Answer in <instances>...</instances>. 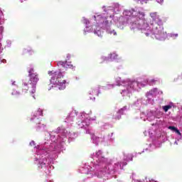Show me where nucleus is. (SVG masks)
<instances>
[{
    "label": "nucleus",
    "instance_id": "72a5a7b5",
    "mask_svg": "<svg viewBox=\"0 0 182 182\" xmlns=\"http://www.w3.org/2000/svg\"><path fill=\"white\" fill-rule=\"evenodd\" d=\"M174 144H178L177 143V141H176Z\"/></svg>",
    "mask_w": 182,
    "mask_h": 182
},
{
    "label": "nucleus",
    "instance_id": "39448f33",
    "mask_svg": "<svg viewBox=\"0 0 182 182\" xmlns=\"http://www.w3.org/2000/svg\"><path fill=\"white\" fill-rule=\"evenodd\" d=\"M76 119V124L79 129H87L90 124V116L85 112H81L77 116L76 111H72L69 116L65 119V123H68V126H72L73 120Z\"/></svg>",
    "mask_w": 182,
    "mask_h": 182
},
{
    "label": "nucleus",
    "instance_id": "ddd939ff",
    "mask_svg": "<svg viewBox=\"0 0 182 182\" xmlns=\"http://www.w3.org/2000/svg\"><path fill=\"white\" fill-rule=\"evenodd\" d=\"M119 58V55L116 54V53H112L110 54L109 57H105L102 56L101 59H102L104 61L107 62L108 60H116Z\"/></svg>",
    "mask_w": 182,
    "mask_h": 182
},
{
    "label": "nucleus",
    "instance_id": "f03ea898",
    "mask_svg": "<svg viewBox=\"0 0 182 182\" xmlns=\"http://www.w3.org/2000/svg\"><path fill=\"white\" fill-rule=\"evenodd\" d=\"M48 137L44 142L34 147L36 151V164L38 168H43L53 163V160L58 158V154L63 147L66 140L76 139L77 134L68 132L65 129L58 127L56 130L48 134Z\"/></svg>",
    "mask_w": 182,
    "mask_h": 182
},
{
    "label": "nucleus",
    "instance_id": "c9c22d12",
    "mask_svg": "<svg viewBox=\"0 0 182 182\" xmlns=\"http://www.w3.org/2000/svg\"><path fill=\"white\" fill-rule=\"evenodd\" d=\"M33 97L35 99V95H33Z\"/></svg>",
    "mask_w": 182,
    "mask_h": 182
},
{
    "label": "nucleus",
    "instance_id": "bb28decb",
    "mask_svg": "<svg viewBox=\"0 0 182 182\" xmlns=\"http://www.w3.org/2000/svg\"><path fill=\"white\" fill-rule=\"evenodd\" d=\"M1 62H2L3 63H6V60H2Z\"/></svg>",
    "mask_w": 182,
    "mask_h": 182
},
{
    "label": "nucleus",
    "instance_id": "5701e85b",
    "mask_svg": "<svg viewBox=\"0 0 182 182\" xmlns=\"http://www.w3.org/2000/svg\"><path fill=\"white\" fill-rule=\"evenodd\" d=\"M114 87V85H107V89H113Z\"/></svg>",
    "mask_w": 182,
    "mask_h": 182
},
{
    "label": "nucleus",
    "instance_id": "2eb2a0df",
    "mask_svg": "<svg viewBox=\"0 0 182 182\" xmlns=\"http://www.w3.org/2000/svg\"><path fill=\"white\" fill-rule=\"evenodd\" d=\"M141 105H147V102L145 101L143 98H140L134 102V106H136V107H140Z\"/></svg>",
    "mask_w": 182,
    "mask_h": 182
},
{
    "label": "nucleus",
    "instance_id": "4be33fe9",
    "mask_svg": "<svg viewBox=\"0 0 182 182\" xmlns=\"http://www.w3.org/2000/svg\"><path fill=\"white\" fill-rule=\"evenodd\" d=\"M112 136H113V133H111L110 135H108L109 139L112 141H113V140H114V138H113Z\"/></svg>",
    "mask_w": 182,
    "mask_h": 182
},
{
    "label": "nucleus",
    "instance_id": "0eeeda50",
    "mask_svg": "<svg viewBox=\"0 0 182 182\" xmlns=\"http://www.w3.org/2000/svg\"><path fill=\"white\" fill-rule=\"evenodd\" d=\"M164 113L159 109L150 110L147 112L146 114V120L148 122H154L155 120V123L154 124L155 126L158 127H164L166 126V122L164 121Z\"/></svg>",
    "mask_w": 182,
    "mask_h": 182
},
{
    "label": "nucleus",
    "instance_id": "f3484780",
    "mask_svg": "<svg viewBox=\"0 0 182 182\" xmlns=\"http://www.w3.org/2000/svg\"><path fill=\"white\" fill-rule=\"evenodd\" d=\"M124 161H132L133 160V156L132 154H124Z\"/></svg>",
    "mask_w": 182,
    "mask_h": 182
},
{
    "label": "nucleus",
    "instance_id": "a211bd4d",
    "mask_svg": "<svg viewBox=\"0 0 182 182\" xmlns=\"http://www.w3.org/2000/svg\"><path fill=\"white\" fill-rule=\"evenodd\" d=\"M171 107H173V105H171L162 106V109H163L164 112H165V113H167V112H168V110H170V109H171Z\"/></svg>",
    "mask_w": 182,
    "mask_h": 182
},
{
    "label": "nucleus",
    "instance_id": "dca6fc26",
    "mask_svg": "<svg viewBox=\"0 0 182 182\" xmlns=\"http://www.w3.org/2000/svg\"><path fill=\"white\" fill-rule=\"evenodd\" d=\"M168 129L169 130H171L172 132H175V133H177V134L178 135V137L180 139V140H181V132H180V131L178 129H177V128H176L175 127L173 126H169L168 127Z\"/></svg>",
    "mask_w": 182,
    "mask_h": 182
},
{
    "label": "nucleus",
    "instance_id": "20e7f679",
    "mask_svg": "<svg viewBox=\"0 0 182 182\" xmlns=\"http://www.w3.org/2000/svg\"><path fill=\"white\" fill-rule=\"evenodd\" d=\"M159 82V78L156 79H145L142 81H136V80H122V78L117 77L116 78V83L118 86H121V92L120 94L123 97H130L132 92H139L141 87H144L149 85L150 86L154 85L156 82Z\"/></svg>",
    "mask_w": 182,
    "mask_h": 182
},
{
    "label": "nucleus",
    "instance_id": "cd10ccee",
    "mask_svg": "<svg viewBox=\"0 0 182 182\" xmlns=\"http://www.w3.org/2000/svg\"><path fill=\"white\" fill-rule=\"evenodd\" d=\"M67 58H68V59H70V54H68V55H67Z\"/></svg>",
    "mask_w": 182,
    "mask_h": 182
},
{
    "label": "nucleus",
    "instance_id": "473e14b6",
    "mask_svg": "<svg viewBox=\"0 0 182 182\" xmlns=\"http://www.w3.org/2000/svg\"><path fill=\"white\" fill-rule=\"evenodd\" d=\"M20 1V2H23V1H25V0H19Z\"/></svg>",
    "mask_w": 182,
    "mask_h": 182
},
{
    "label": "nucleus",
    "instance_id": "6ab92c4d",
    "mask_svg": "<svg viewBox=\"0 0 182 182\" xmlns=\"http://www.w3.org/2000/svg\"><path fill=\"white\" fill-rule=\"evenodd\" d=\"M90 95H92L93 96H97V95H99V89H95L90 91Z\"/></svg>",
    "mask_w": 182,
    "mask_h": 182
},
{
    "label": "nucleus",
    "instance_id": "6e6552de",
    "mask_svg": "<svg viewBox=\"0 0 182 182\" xmlns=\"http://www.w3.org/2000/svg\"><path fill=\"white\" fill-rule=\"evenodd\" d=\"M28 76L30 80L28 83H24L22 92L23 93H26V92L29 90L30 93L33 95V93L36 92V84L38 83L39 78H38V73H35L33 68H30L28 70Z\"/></svg>",
    "mask_w": 182,
    "mask_h": 182
},
{
    "label": "nucleus",
    "instance_id": "412c9836",
    "mask_svg": "<svg viewBox=\"0 0 182 182\" xmlns=\"http://www.w3.org/2000/svg\"><path fill=\"white\" fill-rule=\"evenodd\" d=\"M11 95H12L13 96H19V95H21V93H20L19 92H18V91H13V92H11Z\"/></svg>",
    "mask_w": 182,
    "mask_h": 182
},
{
    "label": "nucleus",
    "instance_id": "4468645a",
    "mask_svg": "<svg viewBox=\"0 0 182 182\" xmlns=\"http://www.w3.org/2000/svg\"><path fill=\"white\" fill-rule=\"evenodd\" d=\"M127 112V107H124L123 108L119 110V112H117V117H114V119H115L116 120L120 119V117H121L120 114H124V113H126Z\"/></svg>",
    "mask_w": 182,
    "mask_h": 182
},
{
    "label": "nucleus",
    "instance_id": "b1692460",
    "mask_svg": "<svg viewBox=\"0 0 182 182\" xmlns=\"http://www.w3.org/2000/svg\"><path fill=\"white\" fill-rule=\"evenodd\" d=\"M158 4H160V5H163L164 3V0H156Z\"/></svg>",
    "mask_w": 182,
    "mask_h": 182
},
{
    "label": "nucleus",
    "instance_id": "f704fd0d",
    "mask_svg": "<svg viewBox=\"0 0 182 182\" xmlns=\"http://www.w3.org/2000/svg\"><path fill=\"white\" fill-rule=\"evenodd\" d=\"M92 120H96V118H93Z\"/></svg>",
    "mask_w": 182,
    "mask_h": 182
},
{
    "label": "nucleus",
    "instance_id": "f257e3e1",
    "mask_svg": "<svg viewBox=\"0 0 182 182\" xmlns=\"http://www.w3.org/2000/svg\"><path fill=\"white\" fill-rule=\"evenodd\" d=\"M102 9L103 14L94 16L89 21L82 18V23L85 25L84 33L86 32H93L97 36H103V31H106L109 35L116 36L117 33L114 29H112V21L115 22L119 29H124V26L129 23L131 31H141L145 36H151L157 41H166L167 32L164 31L163 20L157 12L150 13V25L147 20L144 18L146 14L139 9L124 10L122 15L117 18V15L122 9V6L118 3H114L112 6L106 7L103 6Z\"/></svg>",
    "mask_w": 182,
    "mask_h": 182
},
{
    "label": "nucleus",
    "instance_id": "a878e982",
    "mask_svg": "<svg viewBox=\"0 0 182 182\" xmlns=\"http://www.w3.org/2000/svg\"><path fill=\"white\" fill-rule=\"evenodd\" d=\"M30 146H35V141H31L30 142Z\"/></svg>",
    "mask_w": 182,
    "mask_h": 182
},
{
    "label": "nucleus",
    "instance_id": "c756f323",
    "mask_svg": "<svg viewBox=\"0 0 182 182\" xmlns=\"http://www.w3.org/2000/svg\"><path fill=\"white\" fill-rule=\"evenodd\" d=\"M105 180H106V178H103L102 181H100V182H105Z\"/></svg>",
    "mask_w": 182,
    "mask_h": 182
},
{
    "label": "nucleus",
    "instance_id": "393cba45",
    "mask_svg": "<svg viewBox=\"0 0 182 182\" xmlns=\"http://www.w3.org/2000/svg\"><path fill=\"white\" fill-rule=\"evenodd\" d=\"M143 116H144V113L141 114V119H142L144 122H146V119H143Z\"/></svg>",
    "mask_w": 182,
    "mask_h": 182
},
{
    "label": "nucleus",
    "instance_id": "aec40b11",
    "mask_svg": "<svg viewBox=\"0 0 182 182\" xmlns=\"http://www.w3.org/2000/svg\"><path fill=\"white\" fill-rule=\"evenodd\" d=\"M170 38H172L173 39H176V38H178V33H170L168 35Z\"/></svg>",
    "mask_w": 182,
    "mask_h": 182
},
{
    "label": "nucleus",
    "instance_id": "7c9ffc66",
    "mask_svg": "<svg viewBox=\"0 0 182 182\" xmlns=\"http://www.w3.org/2000/svg\"><path fill=\"white\" fill-rule=\"evenodd\" d=\"M12 85H13V86L15 85V81H14V82H12Z\"/></svg>",
    "mask_w": 182,
    "mask_h": 182
},
{
    "label": "nucleus",
    "instance_id": "e433bc0d",
    "mask_svg": "<svg viewBox=\"0 0 182 182\" xmlns=\"http://www.w3.org/2000/svg\"><path fill=\"white\" fill-rule=\"evenodd\" d=\"M144 134H146V133H147V132H144Z\"/></svg>",
    "mask_w": 182,
    "mask_h": 182
},
{
    "label": "nucleus",
    "instance_id": "7ed1b4c3",
    "mask_svg": "<svg viewBox=\"0 0 182 182\" xmlns=\"http://www.w3.org/2000/svg\"><path fill=\"white\" fill-rule=\"evenodd\" d=\"M94 161H92L90 165L85 164L81 169H80L82 174H90L88 177H93V175L97 176L99 178H105L107 177L108 174H113L116 173L117 171L120 168L122 170L124 166L127 165V162H124L122 166V164H115L114 168H107V159L103 156L102 151L99 150L95 154L92 155Z\"/></svg>",
    "mask_w": 182,
    "mask_h": 182
},
{
    "label": "nucleus",
    "instance_id": "2f4dec72",
    "mask_svg": "<svg viewBox=\"0 0 182 182\" xmlns=\"http://www.w3.org/2000/svg\"><path fill=\"white\" fill-rule=\"evenodd\" d=\"M50 168H53V166H50Z\"/></svg>",
    "mask_w": 182,
    "mask_h": 182
},
{
    "label": "nucleus",
    "instance_id": "9d476101",
    "mask_svg": "<svg viewBox=\"0 0 182 182\" xmlns=\"http://www.w3.org/2000/svg\"><path fill=\"white\" fill-rule=\"evenodd\" d=\"M160 95H163V91L159 90L157 88L151 90L146 94V96L148 99V103H149V105H153V103H154V100H153V98L157 96H160Z\"/></svg>",
    "mask_w": 182,
    "mask_h": 182
},
{
    "label": "nucleus",
    "instance_id": "423d86ee",
    "mask_svg": "<svg viewBox=\"0 0 182 182\" xmlns=\"http://www.w3.org/2000/svg\"><path fill=\"white\" fill-rule=\"evenodd\" d=\"M48 75L52 76L50 80V83L52 85L51 87H58L59 90L66 89V80H62L64 74L60 70L48 71Z\"/></svg>",
    "mask_w": 182,
    "mask_h": 182
},
{
    "label": "nucleus",
    "instance_id": "9b49d317",
    "mask_svg": "<svg viewBox=\"0 0 182 182\" xmlns=\"http://www.w3.org/2000/svg\"><path fill=\"white\" fill-rule=\"evenodd\" d=\"M86 133H87V134H90L91 140H92V143L94 144H95L96 146H97V144H99V143H100V140H101V141H107V138H105V137L99 138V137L96 136L93 132H91L90 129H87L86 131Z\"/></svg>",
    "mask_w": 182,
    "mask_h": 182
},
{
    "label": "nucleus",
    "instance_id": "c85d7f7f",
    "mask_svg": "<svg viewBox=\"0 0 182 182\" xmlns=\"http://www.w3.org/2000/svg\"><path fill=\"white\" fill-rule=\"evenodd\" d=\"M90 97V99H91V100H95V97H92H92Z\"/></svg>",
    "mask_w": 182,
    "mask_h": 182
},
{
    "label": "nucleus",
    "instance_id": "1a4fd4ad",
    "mask_svg": "<svg viewBox=\"0 0 182 182\" xmlns=\"http://www.w3.org/2000/svg\"><path fill=\"white\" fill-rule=\"evenodd\" d=\"M42 114L43 110L39 108L36 112L33 113L32 117L31 118V122H34L35 123L38 124L36 129L38 132L45 130V124H41L39 120V116H42Z\"/></svg>",
    "mask_w": 182,
    "mask_h": 182
},
{
    "label": "nucleus",
    "instance_id": "f8f14e48",
    "mask_svg": "<svg viewBox=\"0 0 182 182\" xmlns=\"http://www.w3.org/2000/svg\"><path fill=\"white\" fill-rule=\"evenodd\" d=\"M58 66H62L63 68H66V69H73V65L71 63H68V61H59L57 63Z\"/></svg>",
    "mask_w": 182,
    "mask_h": 182
}]
</instances>
